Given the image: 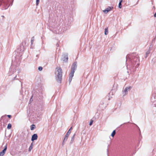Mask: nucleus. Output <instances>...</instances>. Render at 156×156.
<instances>
[{"label":"nucleus","mask_w":156,"mask_h":156,"mask_svg":"<svg viewBox=\"0 0 156 156\" xmlns=\"http://www.w3.org/2000/svg\"><path fill=\"white\" fill-rule=\"evenodd\" d=\"M126 61L129 63L126 65L127 69L129 70L131 73L135 72L139 66V56L135 53L128 55L126 56Z\"/></svg>","instance_id":"f257e3e1"},{"label":"nucleus","mask_w":156,"mask_h":156,"mask_svg":"<svg viewBox=\"0 0 156 156\" xmlns=\"http://www.w3.org/2000/svg\"><path fill=\"white\" fill-rule=\"evenodd\" d=\"M56 75V80L59 83L61 82L62 77V70L61 68L59 67H57L55 72Z\"/></svg>","instance_id":"f03ea898"},{"label":"nucleus","mask_w":156,"mask_h":156,"mask_svg":"<svg viewBox=\"0 0 156 156\" xmlns=\"http://www.w3.org/2000/svg\"><path fill=\"white\" fill-rule=\"evenodd\" d=\"M25 44L26 43L25 42H22L19 46L17 50L16 51L17 53L16 56H18L20 58L22 56L23 52L25 48Z\"/></svg>","instance_id":"7ed1b4c3"},{"label":"nucleus","mask_w":156,"mask_h":156,"mask_svg":"<svg viewBox=\"0 0 156 156\" xmlns=\"http://www.w3.org/2000/svg\"><path fill=\"white\" fill-rule=\"evenodd\" d=\"M8 0H0V6H2V10L7 9L9 6L8 5Z\"/></svg>","instance_id":"20e7f679"},{"label":"nucleus","mask_w":156,"mask_h":156,"mask_svg":"<svg viewBox=\"0 0 156 156\" xmlns=\"http://www.w3.org/2000/svg\"><path fill=\"white\" fill-rule=\"evenodd\" d=\"M15 61L12 62V65L11 66L9 71V75H11L14 73L16 71V68L17 66H14L15 64Z\"/></svg>","instance_id":"39448f33"},{"label":"nucleus","mask_w":156,"mask_h":156,"mask_svg":"<svg viewBox=\"0 0 156 156\" xmlns=\"http://www.w3.org/2000/svg\"><path fill=\"white\" fill-rule=\"evenodd\" d=\"M77 68V63L76 62H74L72 64L71 71L75 72V71L76 69Z\"/></svg>","instance_id":"423d86ee"},{"label":"nucleus","mask_w":156,"mask_h":156,"mask_svg":"<svg viewBox=\"0 0 156 156\" xmlns=\"http://www.w3.org/2000/svg\"><path fill=\"white\" fill-rule=\"evenodd\" d=\"M131 88V87H126L124 90L122 91V94L123 96H124L128 94V90H130Z\"/></svg>","instance_id":"0eeeda50"},{"label":"nucleus","mask_w":156,"mask_h":156,"mask_svg":"<svg viewBox=\"0 0 156 156\" xmlns=\"http://www.w3.org/2000/svg\"><path fill=\"white\" fill-rule=\"evenodd\" d=\"M63 58H62L64 62H67L68 61V57L67 54H65L63 55Z\"/></svg>","instance_id":"6e6552de"},{"label":"nucleus","mask_w":156,"mask_h":156,"mask_svg":"<svg viewBox=\"0 0 156 156\" xmlns=\"http://www.w3.org/2000/svg\"><path fill=\"white\" fill-rule=\"evenodd\" d=\"M74 72L72 71H71V72L70 73L69 75V83H70L72 80V78L73 76L74 73Z\"/></svg>","instance_id":"1a4fd4ad"},{"label":"nucleus","mask_w":156,"mask_h":156,"mask_svg":"<svg viewBox=\"0 0 156 156\" xmlns=\"http://www.w3.org/2000/svg\"><path fill=\"white\" fill-rule=\"evenodd\" d=\"M72 127H71L70 129L67 132V133L65 135L64 138H65V140H67L68 137L69 135V134H70L71 133V129H72Z\"/></svg>","instance_id":"9d476101"},{"label":"nucleus","mask_w":156,"mask_h":156,"mask_svg":"<svg viewBox=\"0 0 156 156\" xmlns=\"http://www.w3.org/2000/svg\"><path fill=\"white\" fill-rule=\"evenodd\" d=\"M38 136L37 134H34L32 136L31 140L32 141H33L37 139Z\"/></svg>","instance_id":"9b49d317"},{"label":"nucleus","mask_w":156,"mask_h":156,"mask_svg":"<svg viewBox=\"0 0 156 156\" xmlns=\"http://www.w3.org/2000/svg\"><path fill=\"white\" fill-rule=\"evenodd\" d=\"M112 9V8L110 7H108V8L105 9L103 12L105 13H108Z\"/></svg>","instance_id":"f8f14e48"},{"label":"nucleus","mask_w":156,"mask_h":156,"mask_svg":"<svg viewBox=\"0 0 156 156\" xmlns=\"http://www.w3.org/2000/svg\"><path fill=\"white\" fill-rule=\"evenodd\" d=\"M75 135H76V134L74 133L73 134V136L72 137L71 139V141H70V144H72L73 143V142L74 141V137H75Z\"/></svg>","instance_id":"ddd939ff"},{"label":"nucleus","mask_w":156,"mask_h":156,"mask_svg":"<svg viewBox=\"0 0 156 156\" xmlns=\"http://www.w3.org/2000/svg\"><path fill=\"white\" fill-rule=\"evenodd\" d=\"M6 151L5 150L3 149L1 152H0V156H2L5 154Z\"/></svg>","instance_id":"4468645a"},{"label":"nucleus","mask_w":156,"mask_h":156,"mask_svg":"<svg viewBox=\"0 0 156 156\" xmlns=\"http://www.w3.org/2000/svg\"><path fill=\"white\" fill-rule=\"evenodd\" d=\"M150 50H148L146 52V54H145V58H146L148 56V55L150 54Z\"/></svg>","instance_id":"2eb2a0df"},{"label":"nucleus","mask_w":156,"mask_h":156,"mask_svg":"<svg viewBox=\"0 0 156 156\" xmlns=\"http://www.w3.org/2000/svg\"><path fill=\"white\" fill-rule=\"evenodd\" d=\"M35 128V126L34 124H32L30 126V129L31 130H34Z\"/></svg>","instance_id":"dca6fc26"},{"label":"nucleus","mask_w":156,"mask_h":156,"mask_svg":"<svg viewBox=\"0 0 156 156\" xmlns=\"http://www.w3.org/2000/svg\"><path fill=\"white\" fill-rule=\"evenodd\" d=\"M115 133H116V132H115V130H113V131L112 132V134L111 135V136H112V137H114V136L115 135Z\"/></svg>","instance_id":"f3484780"},{"label":"nucleus","mask_w":156,"mask_h":156,"mask_svg":"<svg viewBox=\"0 0 156 156\" xmlns=\"http://www.w3.org/2000/svg\"><path fill=\"white\" fill-rule=\"evenodd\" d=\"M11 124L10 123H9L8 125L7 128L8 129H9L11 128Z\"/></svg>","instance_id":"a211bd4d"},{"label":"nucleus","mask_w":156,"mask_h":156,"mask_svg":"<svg viewBox=\"0 0 156 156\" xmlns=\"http://www.w3.org/2000/svg\"><path fill=\"white\" fill-rule=\"evenodd\" d=\"M108 34V29L106 28H105V35H107Z\"/></svg>","instance_id":"6ab92c4d"},{"label":"nucleus","mask_w":156,"mask_h":156,"mask_svg":"<svg viewBox=\"0 0 156 156\" xmlns=\"http://www.w3.org/2000/svg\"><path fill=\"white\" fill-rule=\"evenodd\" d=\"M118 7L120 9L122 8V3H121V2H119Z\"/></svg>","instance_id":"aec40b11"},{"label":"nucleus","mask_w":156,"mask_h":156,"mask_svg":"<svg viewBox=\"0 0 156 156\" xmlns=\"http://www.w3.org/2000/svg\"><path fill=\"white\" fill-rule=\"evenodd\" d=\"M33 148V147H32V146H30L29 149H28V151L29 152H30L31 150Z\"/></svg>","instance_id":"412c9836"},{"label":"nucleus","mask_w":156,"mask_h":156,"mask_svg":"<svg viewBox=\"0 0 156 156\" xmlns=\"http://www.w3.org/2000/svg\"><path fill=\"white\" fill-rule=\"evenodd\" d=\"M67 140H65V138H64V140H63V142H62V145H63L64 144H65L66 142V141Z\"/></svg>","instance_id":"4be33fe9"},{"label":"nucleus","mask_w":156,"mask_h":156,"mask_svg":"<svg viewBox=\"0 0 156 156\" xmlns=\"http://www.w3.org/2000/svg\"><path fill=\"white\" fill-rule=\"evenodd\" d=\"M34 37H32L31 40V43L32 44H33V42L34 41Z\"/></svg>","instance_id":"5701e85b"},{"label":"nucleus","mask_w":156,"mask_h":156,"mask_svg":"<svg viewBox=\"0 0 156 156\" xmlns=\"http://www.w3.org/2000/svg\"><path fill=\"white\" fill-rule=\"evenodd\" d=\"M42 67L41 66H39L38 68V69L39 70L41 71L42 70Z\"/></svg>","instance_id":"b1692460"},{"label":"nucleus","mask_w":156,"mask_h":156,"mask_svg":"<svg viewBox=\"0 0 156 156\" xmlns=\"http://www.w3.org/2000/svg\"><path fill=\"white\" fill-rule=\"evenodd\" d=\"M40 0H36V5H38L39 2Z\"/></svg>","instance_id":"393cba45"},{"label":"nucleus","mask_w":156,"mask_h":156,"mask_svg":"<svg viewBox=\"0 0 156 156\" xmlns=\"http://www.w3.org/2000/svg\"><path fill=\"white\" fill-rule=\"evenodd\" d=\"M7 149V145L6 144L5 145V146L4 147V150H5V151L6 150V149Z\"/></svg>","instance_id":"a878e982"},{"label":"nucleus","mask_w":156,"mask_h":156,"mask_svg":"<svg viewBox=\"0 0 156 156\" xmlns=\"http://www.w3.org/2000/svg\"><path fill=\"white\" fill-rule=\"evenodd\" d=\"M93 121L92 120L90 122V123H89V125H90V126H91L92 125V123H93Z\"/></svg>","instance_id":"bb28decb"},{"label":"nucleus","mask_w":156,"mask_h":156,"mask_svg":"<svg viewBox=\"0 0 156 156\" xmlns=\"http://www.w3.org/2000/svg\"><path fill=\"white\" fill-rule=\"evenodd\" d=\"M33 142H32L31 144H30V146H32V147H33Z\"/></svg>","instance_id":"cd10ccee"},{"label":"nucleus","mask_w":156,"mask_h":156,"mask_svg":"<svg viewBox=\"0 0 156 156\" xmlns=\"http://www.w3.org/2000/svg\"><path fill=\"white\" fill-rule=\"evenodd\" d=\"M7 116L9 117V118H10L11 117V116L10 115H7Z\"/></svg>","instance_id":"c85d7f7f"},{"label":"nucleus","mask_w":156,"mask_h":156,"mask_svg":"<svg viewBox=\"0 0 156 156\" xmlns=\"http://www.w3.org/2000/svg\"><path fill=\"white\" fill-rule=\"evenodd\" d=\"M154 17H156V13H155L154 15Z\"/></svg>","instance_id":"c756f323"},{"label":"nucleus","mask_w":156,"mask_h":156,"mask_svg":"<svg viewBox=\"0 0 156 156\" xmlns=\"http://www.w3.org/2000/svg\"><path fill=\"white\" fill-rule=\"evenodd\" d=\"M32 100H32V97H31L30 99V101H32Z\"/></svg>","instance_id":"7c9ffc66"},{"label":"nucleus","mask_w":156,"mask_h":156,"mask_svg":"<svg viewBox=\"0 0 156 156\" xmlns=\"http://www.w3.org/2000/svg\"><path fill=\"white\" fill-rule=\"evenodd\" d=\"M123 0H120L119 2H121V3H122V2Z\"/></svg>","instance_id":"2f4dec72"},{"label":"nucleus","mask_w":156,"mask_h":156,"mask_svg":"<svg viewBox=\"0 0 156 156\" xmlns=\"http://www.w3.org/2000/svg\"><path fill=\"white\" fill-rule=\"evenodd\" d=\"M36 57H37V58H38V55H36Z\"/></svg>","instance_id":"473e14b6"},{"label":"nucleus","mask_w":156,"mask_h":156,"mask_svg":"<svg viewBox=\"0 0 156 156\" xmlns=\"http://www.w3.org/2000/svg\"><path fill=\"white\" fill-rule=\"evenodd\" d=\"M57 46H58V44H57Z\"/></svg>","instance_id":"72a5a7b5"},{"label":"nucleus","mask_w":156,"mask_h":156,"mask_svg":"<svg viewBox=\"0 0 156 156\" xmlns=\"http://www.w3.org/2000/svg\"><path fill=\"white\" fill-rule=\"evenodd\" d=\"M22 84L21 83V87H22Z\"/></svg>","instance_id":"f704fd0d"},{"label":"nucleus","mask_w":156,"mask_h":156,"mask_svg":"<svg viewBox=\"0 0 156 156\" xmlns=\"http://www.w3.org/2000/svg\"><path fill=\"white\" fill-rule=\"evenodd\" d=\"M127 72H128V73H129V71H127Z\"/></svg>","instance_id":"c9c22d12"},{"label":"nucleus","mask_w":156,"mask_h":156,"mask_svg":"<svg viewBox=\"0 0 156 156\" xmlns=\"http://www.w3.org/2000/svg\"><path fill=\"white\" fill-rule=\"evenodd\" d=\"M16 77V76H15V78Z\"/></svg>","instance_id":"e433bc0d"},{"label":"nucleus","mask_w":156,"mask_h":156,"mask_svg":"<svg viewBox=\"0 0 156 156\" xmlns=\"http://www.w3.org/2000/svg\"><path fill=\"white\" fill-rule=\"evenodd\" d=\"M107 151H108V150L107 149Z\"/></svg>","instance_id":"4c0bfd02"}]
</instances>
